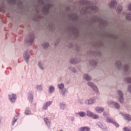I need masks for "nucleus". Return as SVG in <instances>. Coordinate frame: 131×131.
I'll return each mask as SVG.
<instances>
[{
    "mask_svg": "<svg viewBox=\"0 0 131 131\" xmlns=\"http://www.w3.org/2000/svg\"><path fill=\"white\" fill-rule=\"evenodd\" d=\"M79 4L80 5H84L85 6H88L89 9L92 10L95 12H97L99 11V8L96 6H92V2L85 0H80L79 1Z\"/></svg>",
    "mask_w": 131,
    "mask_h": 131,
    "instance_id": "nucleus-1",
    "label": "nucleus"
},
{
    "mask_svg": "<svg viewBox=\"0 0 131 131\" xmlns=\"http://www.w3.org/2000/svg\"><path fill=\"white\" fill-rule=\"evenodd\" d=\"M38 3L42 6H44L42 8V11L45 14H48L50 11V9L51 8V5L50 4H48L45 5V1H43V0H39Z\"/></svg>",
    "mask_w": 131,
    "mask_h": 131,
    "instance_id": "nucleus-2",
    "label": "nucleus"
},
{
    "mask_svg": "<svg viewBox=\"0 0 131 131\" xmlns=\"http://www.w3.org/2000/svg\"><path fill=\"white\" fill-rule=\"evenodd\" d=\"M58 88L60 91H61V94L62 96H65V95H66V93H67V90L64 88V84L63 83L58 84Z\"/></svg>",
    "mask_w": 131,
    "mask_h": 131,
    "instance_id": "nucleus-3",
    "label": "nucleus"
},
{
    "mask_svg": "<svg viewBox=\"0 0 131 131\" xmlns=\"http://www.w3.org/2000/svg\"><path fill=\"white\" fill-rule=\"evenodd\" d=\"M96 102V98L95 97H93L89 99H86L85 100V103L86 105H92V104H94Z\"/></svg>",
    "mask_w": 131,
    "mask_h": 131,
    "instance_id": "nucleus-4",
    "label": "nucleus"
},
{
    "mask_svg": "<svg viewBox=\"0 0 131 131\" xmlns=\"http://www.w3.org/2000/svg\"><path fill=\"white\" fill-rule=\"evenodd\" d=\"M88 85L92 88L97 94H99V91L98 90V88H97V86L95 85V84H94L93 82H88Z\"/></svg>",
    "mask_w": 131,
    "mask_h": 131,
    "instance_id": "nucleus-5",
    "label": "nucleus"
},
{
    "mask_svg": "<svg viewBox=\"0 0 131 131\" xmlns=\"http://www.w3.org/2000/svg\"><path fill=\"white\" fill-rule=\"evenodd\" d=\"M118 94L119 96V101L120 103H123L124 102V99H123V93L121 91H118Z\"/></svg>",
    "mask_w": 131,
    "mask_h": 131,
    "instance_id": "nucleus-6",
    "label": "nucleus"
},
{
    "mask_svg": "<svg viewBox=\"0 0 131 131\" xmlns=\"http://www.w3.org/2000/svg\"><path fill=\"white\" fill-rule=\"evenodd\" d=\"M24 58L27 63L29 62V59H30V54L28 53V51H26L24 54Z\"/></svg>",
    "mask_w": 131,
    "mask_h": 131,
    "instance_id": "nucleus-7",
    "label": "nucleus"
},
{
    "mask_svg": "<svg viewBox=\"0 0 131 131\" xmlns=\"http://www.w3.org/2000/svg\"><path fill=\"white\" fill-rule=\"evenodd\" d=\"M107 103L109 105L113 104L116 109H119L120 108V105H119V103L118 102H114L113 101H108Z\"/></svg>",
    "mask_w": 131,
    "mask_h": 131,
    "instance_id": "nucleus-8",
    "label": "nucleus"
},
{
    "mask_svg": "<svg viewBox=\"0 0 131 131\" xmlns=\"http://www.w3.org/2000/svg\"><path fill=\"white\" fill-rule=\"evenodd\" d=\"M34 34H31L29 36V39L28 40V43H30V45H32L33 41H34Z\"/></svg>",
    "mask_w": 131,
    "mask_h": 131,
    "instance_id": "nucleus-9",
    "label": "nucleus"
},
{
    "mask_svg": "<svg viewBox=\"0 0 131 131\" xmlns=\"http://www.w3.org/2000/svg\"><path fill=\"white\" fill-rule=\"evenodd\" d=\"M9 99L12 103H14L16 101V95L14 94L10 95H9Z\"/></svg>",
    "mask_w": 131,
    "mask_h": 131,
    "instance_id": "nucleus-10",
    "label": "nucleus"
},
{
    "mask_svg": "<svg viewBox=\"0 0 131 131\" xmlns=\"http://www.w3.org/2000/svg\"><path fill=\"white\" fill-rule=\"evenodd\" d=\"M97 125L99 126V127H100L101 129H103L104 130H106V129H107V127H106V125H105V124H102V123L100 122L97 123Z\"/></svg>",
    "mask_w": 131,
    "mask_h": 131,
    "instance_id": "nucleus-11",
    "label": "nucleus"
},
{
    "mask_svg": "<svg viewBox=\"0 0 131 131\" xmlns=\"http://www.w3.org/2000/svg\"><path fill=\"white\" fill-rule=\"evenodd\" d=\"M91 130V128L88 126L81 127L79 128V131H90Z\"/></svg>",
    "mask_w": 131,
    "mask_h": 131,
    "instance_id": "nucleus-12",
    "label": "nucleus"
},
{
    "mask_svg": "<svg viewBox=\"0 0 131 131\" xmlns=\"http://www.w3.org/2000/svg\"><path fill=\"white\" fill-rule=\"evenodd\" d=\"M28 99L31 103L33 102V94L32 92H30L28 96Z\"/></svg>",
    "mask_w": 131,
    "mask_h": 131,
    "instance_id": "nucleus-13",
    "label": "nucleus"
},
{
    "mask_svg": "<svg viewBox=\"0 0 131 131\" xmlns=\"http://www.w3.org/2000/svg\"><path fill=\"white\" fill-rule=\"evenodd\" d=\"M117 4L116 1H112L109 4L110 8H115V5Z\"/></svg>",
    "mask_w": 131,
    "mask_h": 131,
    "instance_id": "nucleus-14",
    "label": "nucleus"
},
{
    "mask_svg": "<svg viewBox=\"0 0 131 131\" xmlns=\"http://www.w3.org/2000/svg\"><path fill=\"white\" fill-rule=\"evenodd\" d=\"M95 110L98 113H102V112L104 111V108L101 107H97L95 108Z\"/></svg>",
    "mask_w": 131,
    "mask_h": 131,
    "instance_id": "nucleus-15",
    "label": "nucleus"
},
{
    "mask_svg": "<svg viewBox=\"0 0 131 131\" xmlns=\"http://www.w3.org/2000/svg\"><path fill=\"white\" fill-rule=\"evenodd\" d=\"M116 66H117L118 68L119 69H122V64L121 63V61L118 60L116 63Z\"/></svg>",
    "mask_w": 131,
    "mask_h": 131,
    "instance_id": "nucleus-16",
    "label": "nucleus"
},
{
    "mask_svg": "<svg viewBox=\"0 0 131 131\" xmlns=\"http://www.w3.org/2000/svg\"><path fill=\"white\" fill-rule=\"evenodd\" d=\"M77 114H78V115H79L80 117H84V116L86 115V113H85V112H79V113H77Z\"/></svg>",
    "mask_w": 131,
    "mask_h": 131,
    "instance_id": "nucleus-17",
    "label": "nucleus"
},
{
    "mask_svg": "<svg viewBox=\"0 0 131 131\" xmlns=\"http://www.w3.org/2000/svg\"><path fill=\"white\" fill-rule=\"evenodd\" d=\"M106 121L107 122V123H113L114 122V121L113 120V119L109 117H107L106 119Z\"/></svg>",
    "mask_w": 131,
    "mask_h": 131,
    "instance_id": "nucleus-18",
    "label": "nucleus"
},
{
    "mask_svg": "<svg viewBox=\"0 0 131 131\" xmlns=\"http://www.w3.org/2000/svg\"><path fill=\"white\" fill-rule=\"evenodd\" d=\"M84 78L86 80L88 81L91 80V79H92V77H91V76H90L88 74H85L84 75Z\"/></svg>",
    "mask_w": 131,
    "mask_h": 131,
    "instance_id": "nucleus-19",
    "label": "nucleus"
},
{
    "mask_svg": "<svg viewBox=\"0 0 131 131\" xmlns=\"http://www.w3.org/2000/svg\"><path fill=\"white\" fill-rule=\"evenodd\" d=\"M16 2H17V0H8V3L10 5H15Z\"/></svg>",
    "mask_w": 131,
    "mask_h": 131,
    "instance_id": "nucleus-20",
    "label": "nucleus"
},
{
    "mask_svg": "<svg viewBox=\"0 0 131 131\" xmlns=\"http://www.w3.org/2000/svg\"><path fill=\"white\" fill-rule=\"evenodd\" d=\"M54 91H55V87H54V86H50L49 87V92L50 94H52V93H54Z\"/></svg>",
    "mask_w": 131,
    "mask_h": 131,
    "instance_id": "nucleus-21",
    "label": "nucleus"
},
{
    "mask_svg": "<svg viewBox=\"0 0 131 131\" xmlns=\"http://www.w3.org/2000/svg\"><path fill=\"white\" fill-rule=\"evenodd\" d=\"M71 64H76L77 63V59L76 58H72L70 60Z\"/></svg>",
    "mask_w": 131,
    "mask_h": 131,
    "instance_id": "nucleus-22",
    "label": "nucleus"
},
{
    "mask_svg": "<svg viewBox=\"0 0 131 131\" xmlns=\"http://www.w3.org/2000/svg\"><path fill=\"white\" fill-rule=\"evenodd\" d=\"M93 114H94L90 111H86V115H87V116H89V117H92L93 116Z\"/></svg>",
    "mask_w": 131,
    "mask_h": 131,
    "instance_id": "nucleus-23",
    "label": "nucleus"
},
{
    "mask_svg": "<svg viewBox=\"0 0 131 131\" xmlns=\"http://www.w3.org/2000/svg\"><path fill=\"white\" fill-rule=\"evenodd\" d=\"M17 120H18V116H15L13 118V121L12 122V125H14V124H15V123H16V122H17Z\"/></svg>",
    "mask_w": 131,
    "mask_h": 131,
    "instance_id": "nucleus-24",
    "label": "nucleus"
},
{
    "mask_svg": "<svg viewBox=\"0 0 131 131\" xmlns=\"http://www.w3.org/2000/svg\"><path fill=\"white\" fill-rule=\"evenodd\" d=\"M125 119H126V120H128V121H130L131 120V116L129 115H126L125 116Z\"/></svg>",
    "mask_w": 131,
    "mask_h": 131,
    "instance_id": "nucleus-25",
    "label": "nucleus"
},
{
    "mask_svg": "<svg viewBox=\"0 0 131 131\" xmlns=\"http://www.w3.org/2000/svg\"><path fill=\"white\" fill-rule=\"evenodd\" d=\"M60 107L61 109H62L63 110V109H65V108H66V104H65L64 103H60Z\"/></svg>",
    "mask_w": 131,
    "mask_h": 131,
    "instance_id": "nucleus-26",
    "label": "nucleus"
},
{
    "mask_svg": "<svg viewBox=\"0 0 131 131\" xmlns=\"http://www.w3.org/2000/svg\"><path fill=\"white\" fill-rule=\"evenodd\" d=\"M36 89L37 91H42V85H38L36 86Z\"/></svg>",
    "mask_w": 131,
    "mask_h": 131,
    "instance_id": "nucleus-27",
    "label": "nucleus"
},
{
    "mask_svg": "<svg viewBox=\"0 0 131 131\" xmlns=\"http://www.w3.org/2000/svg\"><path fill=\"white\" fill-rule=\"evenodd\" d=\"M90 64H91V65H92L93 66H96L97 65V61L95 60H91L90 61Z\"/></svg>",
    "mask_w": 131,
    "mask_h": 131,
    "instance_id": "nucleus-28",
    "label": "nucleus"
},
{
    "mask_svg": "<svg viewBox=\"0 0 131 131\" xmlns=\"http://www.w3.org/2000/svg\"><path fill=\"white\" fill-rule=\"evenodd\" d=\"M123 69L124 71L126 72L127 71V70H128V65L125 64L123 68Z\"/></svg>",
    "mask_w": 131,
    "mask_h": 131,
    "instance_id": "nucleus-29",
    "label": "nucleus"
},
{
    "mask_svg": "<svg viewBox=\"0 0 131 131\" xmlns=\"http://www.w3.org/2000/svg\"><path fill=\"white\" fill-rule=\"evenodd\" d=\"M124 80L128 83H131V77H127L124 79Z\"/></svg>",
    "mask_w": 131,
    "mask_h": 131,
    "instance_id": "nucleus-30",
    "label": "nucleus"
},
{
    "mask_svg": "<svg viewBox=\"0 0 131 131\" xmlns=\"http://www.w3.org/2000/svg\"><path fill=\"white\" fill-rule=\"evenodd\" d=\"M126 18L127 19V20H131V12L127 14L126 16Z\"/></svg>",
    "mask_w": 131,
    "mask_h": 131,
    "instance_id": "nucleus-31",
    "label": "nucleus"
},
{
    "mask_svg": "<svg viewBox=\"0 0 131 131\" xmlns=\"http://www.w3.org/2000/svg\"><path fill=\"white\" fill-rule=\"evenodd\" d=\"M42 47L44 49H47L48 47H49V43L48 42H44L42 44Z\"/></svg>",
    "mask_w": 131,
    "mask_h": 131,
    "instance_id": "nucleus-32",
    "label": "nucleus"
},
{
    "mask_svg": "<svg viewBox=\"0 0 131 131\" xmlns=\"http://www.w3.org/2000/svg\"><path fill=\"white\" fill-rule=\"evenodd\" d=\"M30 113H31L30 110H28V108H27L25 111V114H26V115H29Z\"/></svg>",
    "mask_w": 131,
    "mask_h": 131,
    "instance_id": "nucleus-33",
    "label": "nucleus"
},
{
    "mask_svg": "<svg viewBox=\"0 0 131 131\" xmlns=\"http://www.w3.org/2000/svg\"><path fill=\"white\" fill-rule=\"evenodd\" d=\"M117 11H118L119 14H120L121 13V11H122V7L119 6L117 8Z\"/></svg>",
    "mask_w": 131,
    "mask_h": 131,
    "instance_id": "nucleus-34",
    "label": "nucleus"
},
{
    "mask_svg": "<svg viewBox=\"0 0 131 131\" xmlns=\"http://www.w3.org/2000/svg\"><path fill=\"white\" fill-rule=\"evenodd\" d=\"M38 66L40 69H41V70H43L44 69L43 67L42 66V64H41V62H40V61H39L38 62Z\"/></svg>",
    "mask_w": 131,
    "mask_h": 131,
    "instance_id": "nucleus-35",
    "label": "nucleus"
},
{
    "mask_svg": "<svg viewBox=\"0 0 131 131\" xmlns=\"http://www.w3.org/2000/svg\"><path fill=\"white\" fill-rule=\"evenodd\" d=\"M91 117L93 118V119H98V118H99V116L93 114V115H92V117Z\"/></svg>",
    "mask_w": 131,
    "mask_h": 131,
    "instance_id": "nucleus-36",
    "label": "nucleus"
},
{
    "mask_svg": "<svg viewBox=\"0 0 131 131\" xmlns=\"http://www.w3.org/2000/svg\"><path fill=\"white\" fill-rule=\"evenodd\" d=\"M44 121H45L47 125H50V121H49V119H48V118H45Z\"/></svg>",
    "mask_w": 131,
    "mask_h": 131,
    "instance_id": "nucleus-37",
    "label": "nucleus"
},
{
    "mask_svg": "<svg viewBox=\"0 0 131 131\" xmlns=\"http://www.w3.org/2000/svg\"><path fill=\"white\" fill-rule=\"evenodd\" d=\"M69 69L71 70V71H72V72H76V70H75V69L73 68V67H70Z\"/></svg>",
    "mask_w": 131,
    "mask_h": 131,
    "instance_id": "nucleus-38",
    "label": "nucleus"
},
{
    "mask_svg": "<svg viewBox=\"0 0 131 131\" xmlns=\"http://www.w3.org/2000/svg\"><path fill=\"white\" fill-rule=\"evenodd\" d=\"M123 130L124 131H131V128H128L126 127H125L124 128H123Z\"/></svg>",
    "mask_w": 131,
    "mask_h": 131,
    "instance_id": "nucleus-39",
    "label": "nucleus"
},
{
    "mask_svg": "<svg viewBox=\"0 0 131 131\" xmlns=\"http://www.w3.org/2000/svg\"><path fill=\"white\" fill-rule=\"evenodd\" d=\"M46 104H47V106H50L51 104H52V101H49L45 103Z\"/></svg>",
    "mask_w": 131,
    "mask_h": 131,
    "instance_id": "nucleus-40",
    "label": "nucleus"
},
{
    "mask_svg": "<svg viewBox=\"0 0 131 131\" xmlns=\"http://www.w3.org/2000/svg\"><path fill=\"white\" fill-rule=\"evenodd\" d=\"M43 109L44 110H47L48 109V105L45 103L43 106Z\"/></svg>",
    "mask_w": 131,
    "mask_h": 131,
    "instance_id": "nucleus-41",
    "label": "nucleus"
},
{
    "mask_svg": "<svg viewBox=\"0 0 131 131\" xmlns=\"http://www.w3.org/2000/svg\"><path fill=\"white\" fill-rule=\"evenodd\" d=\"M113 124H114V125H115L116 127H119V124H118V123L114 121V123H113Z\"/></svg>",
    "mask_w": 131,
    "mask_h": 131,
    "instance_id": "nucleus-42",
    "label": "nucleus"
},
{
    "mask_svg": "<svg viewBox=\"0 0 131 131\" xmlns=\"http://www.w3.org/2000/svg\"><path fill=\"white\" fill-rule=\"evenodd\" d=\"M103 115L104 117H106V116H109V114H107L106 112H103Z\"/></svg>",
    "mask_w": 131,
    "mask_h": 131,
    "instance_id": "nucleus-43",
    "label": "nucleus"
},
{
    "mask_svg": "<svg viewBox=\"0 0 131 131\" xmlns=\"http://www.w3.org/2000/svg\"><path fill=\"white\" fill-rule=\"evenodd\" d=\"M1 10H2V12H3V13H5V8L4 7V6H2L1 7Z\"/></svg>",
    "mask_w": 131,
    "mask_h": 131,
    "instance_id": "nucleus-44",
    "label": "nucleus"
},
{
    "mask_svg": "<svg viewBox=\"0 0 131 131\" xmlns=\"http://www.w3.org/2000/svg\"><path fill=\"white\" fill-rule=\"evenodd\" d=\"M128 9L129 11H131V4L128 5Z\"/></svg>",
    "mask_w": 131,
    "mask_h": 131,
    "instance_id": "nucleus-45",
    "label": "nucleus"
},
{
    "mask_svg": "<svg viewBox=\"0 0 131 131\" xmlns=\"http://www.w3.org/2000/svg\"><path fill=\"white\" fill-rule=\"evenodd\" d=\"M102 21H103V20H102V19H101V22H102Z\"/></svg>",
    "mask_w": 131,
    "mask_h": 131,
    "instance_id": "nucleus-46",
    "label": "nucleus"
},
{
    "mask_svg": "<svg viewBox=\"0 0 131 131\" xmlns=\"http://www.w3.org/2000/svg\"><path fill=\"white\" fill-rule=\"evenodd\" d=\"M60 131H63V130H62V129H60Z\"/></svg>",
    "mask_w": 131,
    "mask_h": 131,
    "instance_id": "nucleus-47",
    "label": "nucleus"
},
{
    "mask_svg": "<svg viewBox=\"0 0 131 131\" xmlns=\"http://www.w3.org/2000/svg\"><path fill=\"white\" fill-rule=\"evenodd\" d=\"M86 9H88V7H86Z\"/></svg>",
    "mask_w": 131,
    "mask_h": 131,
    "instance_id": "nucleus-48",
    "label": "nucleus"
}]
</instances>
